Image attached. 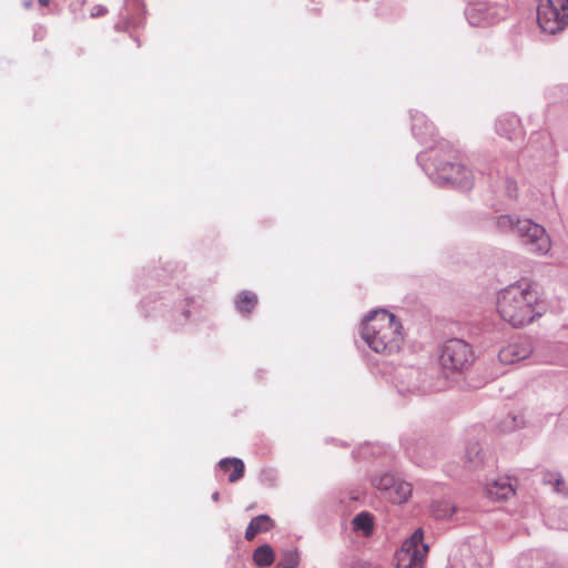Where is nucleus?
I'll list each match as a JSON object with an SVG mask.
<instances>
[{"instance_id": "nucleus-1", "label": "nucleus", "mask_w": 568, "mask_h": 568, "mask_svg": "<svg viewBox=\"0 0 568 568\" xmlns=\"http://www.w3.org/2000/svg\"><path fill=\"white\" fill-rule=\"evenodd\" d=\"M496 313L513 328H524L544 315V301L537 285L521 278L499 290L496 294Z\"/></svg>"}, {"instance_id": "nucleus-2", "label": "nucleus", "mask_w": 568, "mask_h": 568, "mask_svg": "<svg viewBox=\"0 0 568 568\" xmlns=\"http://www.w3.org/2000/svg\"><path fill=\"white\" fill-rule=\"evenodd\" d=\"M362 337L374 352L393 354L404 339L402 323L386 310L375 311L365 318Z\"/></svg>"}, {"instance_id": "nucleus-3", "label": "nucleus", "mask_w": 568, "mask_h": 568, "mask_svg": "<svg viewBox=\"0 0 568 568\" xmlns=\"http://www.w3.org/2000/svg\"><path fill=\"white\" fill-rule=\"evenodd\" d=\"M432 175L434 183L445 186L452 185L462 190H470L474 184L471 171L459 161L436 160Z\"/></svg>"}, {"instance_id": "nucleus-4", "label": "nucleus", "mask_w": 568, "mask_h": 568, "mask_svg": "<svg viewBox=\"0 0 568 568\" xmlns=\"http://www.w3.org/2000/svg\"><path fill=\"white\" fill-rule=\"evenodd\" d=\"M539 28L549 34H556L568 26V0H540L537 7Z\"/></svg>"}, {"instance_id": "nucleus-5", "label": "nucleus", "mask_w": 568, "mask_h": 568, "mask_svg": "<svg viewBox=\"0 0 568 568\" xmlns=\"http://www.w3.org/2000/svg\"><path fill=\"white\" fill-rule=\"evenodd\" d=\"M475 362L473 347L459 338H450L446 341L439 353L440 365L453 372H465Z\"/></svg>"}, {"instance_id": "nucleus-6", "label": "nucleus", "mask_w": 568, "mask_h": 568, "mask_svg": "<svg viewBox=\"0 0 568 568\" xmlns=\"http://www.w3.org/2000/svg\"><path fill=\"white\" fill-rule=\"evenodd\" d=\"M507 14L505 0H480L466 9V18L471 26L485 27L495 23Z\"/></svg>"}, {"instance_id": "nucleus-7", "label": "nucleus", "mask_w": 568, "mask_h": 568, "mask_svg": "<svg viewBox=\"0 0 568 568\" xmlns=\"http://www.w3.org/2000/svg\"><path fill=\"white\" fill-rule=\"evenodd\" d=\"M517 236L529 252L546 255L551 248V240L544 226L529 219L518 222Z\"/></svg>"}, {"instance_id": "nucleus-8", "label": "nucleus", "mask_w": 568, "mask_h": 568, "mask_svg": "<svg viewBox=\"0 0 568 568\" xmlns=\"http://www.w3.org/2000/svg\"><path fill=\"white\" fill-rule=\"evenodd\" d=\"M424 535H410L395 554L396 568H424L426 545Z\"/></svg>"}, {"instance_id": "nucleus-9", "label": "nucleus", "mask_w": 568, "mask_h": 568, "mask_svg": "<svg viewBox=\"0 0 568 568\" xmlns=\"http://www.w3.org/2000/svg\"><path fill=\"white\" fill-rule=\"evenodd\" d=\"M375 486L385 491L386 498L394 504L405 503L412 494L410 484L396 479L388 474L375 479Z\"/></svg>"}, {"instance_id": "nucleus-10", "label": "nucleus", "mask_w": 568, "mask_h": 568, "mask_svg": "<svg viewBox=\"0 0 568 568\" xmlns=\"http://www.w3.org/2000/svg\"><path fill=\"white\" fill-rule=\"evenodd\" d=\"M534 353L532 343L528 339L513 342L504 346L498 358L503 364H515L528 358Z\"/></svg>"}, {"instance_id": "nucleus-11", "label": "nucleus", "mask_w": 568, "mask_h": 568, "mask_svg": "<svg viewBox=\"0 0 568 568\" xmlns=\"http://www.w3.org/2000/svg\"><path fill=\"white\" fill-rule=\"evenodd\" d=\"M486 495L495 501L508 500L516 494L509 477H498L486 484Z\"/></svg>"}, {"instance_id": "nucleus-12", "label": "nucleus", "mask_w": 568, "mask_h": 568, "mask_svg": "<svg viewBox=\"0 0 568 568\" xmlns=\"http://www.w3.org/2000/svg\"><path fill=\"white\" fill-rule=\"evenodd\" d=\"M464 467L468 470H475L483 464L484 455L478 442H470L466 445L462 457Z\"/></svg>"}, {"instance_id": "nucleus-13", "label": "nucleus", "mask_w": 568, "mask_h": 568, "mask_svg": "<svg viewBox=\"0 0 568 568\" xmlns=\"http://www.w3.org/2000/svg\"><path fill=\"white\" fill-rule=\"evenodd\" d=\"M496 130L499 135L514 139L520 135L519 119L515 115H504L498 119Z\"/></svg>"}, {"instance_id": "nucleus-14", "label": "nucleus", "mask_w": 568, "mask_h": 568, "mask_svg": "<svg viewBox=\"0 0 568 568\" xmlns=\"http://www.w3.org/2000/svg\"><path fill=\"white\" fill-rule=\"evenodd\" d=\"M544 485L552 487L556 494L568 496V480L560 471L545 470L542 473Z\"/></svg>"}, {"instance_id": "nucleus-15", "label": "nucleus", "mask_w": 568, "mask_h": 568, "mask_svg": "<svg viewBox=\"0 0 568 568\" xmlns=\"http://www.w3.org/2000/svg\"><path fill=\"white\" fill-rule=\"evenodd\" d=\"M219 467L222 471L229 473L230 483H236L244 476L245 466L239 458H224L220 460Z\"/></svg>"}, {"instance_id": "nucleus-16", "label": "nucleus", "mask_w": 568, "mask_h": 568, "mask_svg": "<svg viewBox=\"0 0 568 568\" xmlns=\"http://www.w3.org/2000/svg\"><path fill=\"white\" fill-rule=\"evenodd\" d=\"M274 529V521L267 515H260L251 520L245 532H267Z\"/></svg>"}, {"instance_id": "nucleus-17", "label": "nucleus", "mask_w": 568, "mask_h": 568, "mask_svg": "<svg viewBox=\"0 0 568 568\" xmlns=\"http://www.w3.org/2000/svg\"><path fill=\"white\" fill-rule=\"evenodd\" d=\"M253 560L258 567H268L274 562V552L267 545L260 546L253 554Z\"/></svg>"}, {"instance_id": "nucleus-18", "label": "nucleus", "mask_w": 568, "mask_h": 568, "mask_svg": "<svg viewBox=\"0 0 568 568\" xmlns=\"http://www.w3.org/2000/svg\"><path fill=\"white\" fill-rule=\"evenodd\" d=\"M257 304V296L252 293L244 291L242 292L236 301L237 310L243 314H248Z\"/></svg>"}, {"instance_id": "nucleus-19", "label": "nucleus", "mask_w": 568, "mask_h": 568, "mask_svg": "<svg viewBox=\"0 0 568 568\" xmlns=\"http://www.w3.org/2000/svg\"><path fill=\"white\" fill-rule=\"evenodd\" d=\"M523 219L516 215H500L496 219V227L500 232H518V222Z\"/></svg>"}, {"instance_id": "nucleus-20", "label": "nucleus", "mask_w": 568, "mask_h": 568, "mask_svg": "<svg viewBox=\"0 0 568 568\" xmlns=\"http://www.w3.org/2000/svg\"><path fill=\"white\" fill-rule=\"evenodd\" d=\"M352 525L355 531L362 530L363 532H372L373 516L369 513L362 511L354 517Z\"/></svg>"}, {"instance_id": "nucleus-21", "label": "nucleus", "mask_w": 568, "mask_h": 568, "mask_svg": "<svg viewBox=\"0 0 568 568\" xmlns=\"http://www.w3.org/2000/svg\"><path fill=\"white\" fill-rule=\"evenodd\" d=\"M454 506L448 501H434L432 505V516L436 519H444L454 513Z\"/></svg>"}, {"instance_id": "nucleus-22", "label": "nucleus", "mask_w": 568, "mask_h": 568, "mask_svg": "<svg viewBox=\"0 0 568 568\" xmlns=\"http://www.w3.org/2000/svg\"><path fill=\"white\" fill-rule=\"evenodd\" d=\"M300 564V555L296 550H288L284 554V558L278 565L284 568H296Z\"/></svg>"}, {"instance_id": "nucleus-23", "label": "nucleus", "mask_w": 568, "mask_h": 568, "mask_svg": "<svg viewBox=\"0 0 568 568\" xmlns=\"http://www.w3.org/2000/svg\"><path fill=\"white\" fill-rule=\"evenodd\" d=\"M505 418L507 419V423H511L515 430L520 429L526 425V420L523 414H509Z\"/></svg>"}, {"instance_id": "nucleus-24", "label": "nucleus", "mask_w": 568, "mask_h": 568, "mask_svg": "<svg viewBox=\"0 0 568 568\" xmlns=\"http://www.w3.org/2000/svg\"><path fill=\"white\" fill-rule=\"evenodd\" d=\"M108 10L105 7L101 6V4H97L94 7H92L91 9V17L92 18H98V17H103L104 14H106Z\"/></svg>"}, {"instance_id": "nucleus-25", "label": "nucleus", "mask_w": 568, "mask_h": 568, "mask_svg": "<svg viewBox=\"0 0 568 568\" xmlns=\"http://www.w3.org/2000/svg\"><path fill=\"white\" fill-rule=\"evenodd\" d=\"M499 427H500V430L504 432V433H511V432H515V428L514 426L511 425V423H507V419L504 418L500 424H499Z\"/></svg>"}, {"instance_id": "nucleus-26", "label": "nucleus", "mask_w": 568, "mask_h": 568, "mask_svg": "<svg viewBox=\"0 0 568 568\" xmlns=\"http://www.w3.org/2000/svg\"><path fill=\"white\" fill-rule=\"evenodd\" d=\"M352 568H378L377 566L375 565H372L369 562H366V561H358V562H355Z\"/></svg>"}, {"instance_id": "nucleus-27", "label": "nucleus", "mask_w": 568, "mask_h": 568, "mask_svg": "<svg viewBox=\"0 0 568 568\" xmlns=\"http://www.w3.org/2000/svg\"><path fill=\"white\" fill-rule=\"evenodd\" d=\"M38 2L43 8H45L50 4V0H38Z\"/></svg>"}, {"instance_id": "nucleus-28", "label": "nucleus", "mask_w": 568, "mask_h": 568, "mask_svg": "<svg viewBox=\"0 0 568 568\" xmlns=\"http://www.w3.org/2000/svg\"><path fill=\"white\" fill-rule=\"evenodd\" d=\"M245 536H246V539H247V540H252V539L255 537V535H253V534L245 535Z\"/></svg>"}, {"instance_id": "nucleus-29", "label": "nucleus", "mask_w": 568, "mask_h": 568, "mask_svg": "<svg viewBox=\"0 0 568 568\" xmlns=\"http://www.w3.org/2000/svg\"><path fill=\"white\" fill-rule=\"evenodd\" d=\"M445 386H446V384H445V385H443V386H435V389H436V390H440V389H443Z\"/></svg>"}, {"instance_id": "nucleus-30", "label": "nucleus", "mask_w": 568, "mask_h": 568, "mask_svg": "<svg viewBox=\"0 0 568 568\" xmlns=\"http://www.w3.org/2000/svg\"><path fill=\"white\" fill-rule=\"evenodd\" d=\"M185 302H186V305L189 306L193 301L191 298H187Z\"/></svg>"}, {"instance_id": "nucleus-31", "label": "nucleus", "mask_w": 568, "mask_h": 568, "mask_svg": "<svg viewBox=\"0 0 568 568\" xmlns=\"http://www.w3.org/2000/svg\"><path fill=\"white\" fill-rule=\"evenodd\" d=\"M217 497H219V494H217V493H215V494L213 495V498H214L215 500H217Z\"/></svg>"}, {"instance_id": "nucleus-32", "label": "nucleus", "mask_w": 568, "mask_h": 568, "mask_svg": "<svg viewBox=\"0 0 568 568\" xmlns=\"http://www.w3.org/2000/svg\"><path fill=\"white\" fill-rule=\"evenodd\" d=\"M415 532L419 534V532H423V530L420 528H418Z\"/></svg>"}]
</instances>
